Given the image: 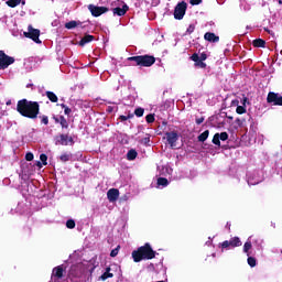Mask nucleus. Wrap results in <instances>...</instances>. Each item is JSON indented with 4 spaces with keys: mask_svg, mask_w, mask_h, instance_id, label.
<instances>
[{
    "mask_svg": "<svg viewBox=\"0 0 282 282\" xmlns=\"http://www.w3.org/2000/svg\"><path fill=\"white\" fill-rule=\"evenodd\" d=\"M228 120H232V117L231 116H227Z\"/></svg>",
    "mask_w": 282,
    "mask_h": 282,
    "instance_id": "5fc2aeb1",
    "label": "nucleus"
},
{
    "mask_svg": "<svg viewBox=\"0 0 282 282\" xmlns=\"http://www.w3.org/2000/svg\"><path fill=\"white\" fill-rule=\"evenodd\" d=\"M191 61L194 62V67H198L199 69H206L207 65L199 58V54L194 53L191 56Z\"/></svg>",
    "mask_w": 282,
    "mask_h": 282,
    "instance_id": "1a4fd4ad",
    "label": "nucleus"
},
{
    "mask_svg": "<svg viewBox=\"0 0 282 282\" xmlns=\"http://www.w3.org/2000/svg\"><path fill=\"white\" fill-rule=\"evenodd\" d=\"M65 270L63 269V265H57L53 269L52 276L55 279H62Z\"/></svg>",
    "mask_w": 282,
    "mask_h": 282,
    "instance_id": "2eb2a0df",
    "label": "nucleus"
},
{
    "mask_svg": "<svg viewBox=\"0 0 282 282\" xmlns=\"http://www.w3.org/2000/svg\"><path fill=\"white\" fill-rule=\"evenodd\" d=\"M248 265H250V268H254L257 265V259L254 257H249L247 259Z\"/></svg>",
    "mask_w": 282,
    "mask_h": 282,
    "instance_id": "473e14b6",
    "label": "nucleus"
},
{
    "mask_svg": "<svg viewBox=\"0 0 282 282\" xmlns=\"http://www.w3.org/2000/svg\"><path fill=\"white\" fill-rule=\"evenodd\" d=\"M219 139L223 141V142H226V140H228V132H221L219 134Z\"/></svg>",
    "mask_w": 282,
    "mask_h": 282,
    "instance_id": "37998d69",
    "label": "nucleus"
},
{
    "mask_svg": "<svg viewBox=\"0 0 282 282\" xmlns=\"http://www.w3.org/2000/svg\"><path fill=\"white\" fill-rule=\"evenodd\" d=\"M267 102L276 107H282V96L279 93L270 91L267 96Z\"/></svg>",
    "mask_w": 282,
    "mask_h": 282,
    "instance_id": "0eeeda50",
    "label": "nucleus"
},
{
    "mask_svg": "<svg viewBox=\"0 0 282 282\" xmlns=\"http://www.w3.org/2000/svg\"><path fill=\"white\" fill-rule=\"evenodd\" d=\"M78 270H79L78 265H73L69 271V276H75V278L80 276V273H78Z\"/></svg>",
    "mask_w": 282,
    "mask_h": 282,
    "instance_id": "a878e982",
    "label": "nucleus"
},
{
    "mask_svg": "<svg viewBox=\"0 0 282 282\" xmlns=\"http://www.w3.org/2000/svg\"><path fill=\"white\" fill-rule=\"evenodd\" d=\"M101 281H107V279H113V273H111V268H107L106 272L99 278Z\"/></svg>",
    "mask_w": 282,
    "mask_h": 282,
    "instance_id": "f3484780",
    "label": "nucleus"
},
{
    "mask_svg": "<svg viewBox=\"0 0 282 282\" xmlns=\"http://www.w3.org/2000/svg\"><path fill=\"white\" fill-rule=\"evenodd\" d=\"M61 162H69L72 160V154L64 153L59 156Z\"/></svg>",
    "mask_w": 282,
    "mask_h": 282,
    "instance_id": "f704fd0d",
    "label": "nucleus"
},
{
    "mask_svg": "<svg viewBox=\"0 0 282 282\" xmlns=\"http://www.w3.org/2000/svg\"><path fill=\"white\" fill-rule=\"evenodd\" d=\"M88 10H89L90 14H93L96 18L101 17V14H105V13L109 12V8H107V7H96L94 4H89Z\"/></svg>",
    "mask_w": 282,
    "mask_h": 282,
    "instance_id": "6e6552de",
    "label": "nucleus"
},
{
    "mask_svg": "<svg viewBox=\"0 0 282 282\" xmlns=\"http://www.w3.org/2000/svg\"><path fill=\"white\" fill-rule=\"evenodd\" d=\"M204 120H206V118L198 117V118H196L195 122H196V124H202L204 122Z\"/></svg>",
    "mask_w": 282,
    "mask_h": 282,
    "instance_id": "de8ad7c7",
    "label": "nucleus"
},
{
    "mask_svg": "<svg viewBox=\"0 0 282 282\" xmlns=\"http://www.w3.org/2000/svg\"><path fill=\"white\" fill-rule=\"evenodd\" d=\"M134 116H137V118H142V116H144V108L139 107L134 110Z\"/></svg>",
    "mask_w": 282,
    "mask_h": 282,
    "instance_id": "2f4dec72",
    "label": "nucleus"
},
{
    "mask_svg": "<svg viewBox=\"0 0 282 282\" xmlns=\"http://www.w3.org/2000/svg\"><path fill=\"white\" fill-rule=\"evenodd\" d=\"M40 120H41V124H50V117H47L46 115H41L39 116Z\"/></svg>",
    "mask_w": 282,
    "mask_h": 282,
    "instance_id": "c756f323",
    "label": "nucleus"
},
{
    "mask_svg": "<svg viewBox=\"0 0 282 282\" xmlns=\"http://www.w3.org/2000/svg\"><path fill=\"white\" fill-rule=\"evenodd\" d=\"M20 3H22V6H25V1H23V0Z\"/></svg>",
    "mask_w": 282,
    "mask_h": 282,
    "instance_id": "4d7b16f0",
    "label": "nucleus"
},
{
    "mask_svg": "<svg viewBox=\"0 0 282 282\" xmlns=\"http://www.w3.org/2000/svg\"><path fill=\"white\" fill-rule=\"evenodd\" d=\"M204 39H205V41H208L209 43H219V36L213 32L205 33Z\"/></svg>",
    "mask_w": 282,
    "mask_h": 282,
    "instance_id": "4468645a",
    "label": "nucleus"
},
{
    "mask_svg": "<svg viewBox=\"0 0 282 282\" xmlns=\"http://www.w3.org/2000/svg\"><path fill=\"white\" fill-rule=\"evenodd\" d=\"M149 142H151V138L145 137L141 140V144H144L145 147L149 145Z\"/></svg>",
    "mask_w": 282,
    "mask_h": 282,
    "instance_id": "49530a36",
    "label": "nucleus"
},
{
    "mask_svg": "<svg viewBox=\"0 0 282 282\" xmlns=\"http://www.w3.org/2000/svg\"><path fill=\"white\" fill-rule=\"evenodd\" d=\"M78 25H82V22L74 21V20L65 23L66 30H74V28H78Z\"/></svg>",
    "mask_w": 282,
    "mask_h": 282,
    "instance_id": "6ab92c4d",
    "label": "nucleus"
},
{
    "mask_svg": "<svg viewBox=\"0 0 282 282\" xmlns=\"http://www.w3.org/2000/svg\"><path fill=\"white\" fill-rule=\"evenodd\" d=\"M145 121L148 122V124H152V122H155V115L150 113L145 117Z\"/></svg>",
    "mask_w": 282,
    "mask_h": 282,
    "instance_id": "c9c22d12",
    "label": "nucleus"
},
{
    "mask_svg": "<svg viewBox=\"0 0 282 282\" xmlns=\"http://www.w3.org/2000/svg\"><path fill=\"white\" fill-rule=\"evenodd\" d=\"M22 0H8L7 1V6H9V8H17V6H20Z\"/></svg>",
    "mask_w": 282,
    "mask_h": 282,
    "instance_id": "cd10ccee",
    "label": "nucleus"
},
{
    "mask_svg": "<svg viewBox=\"0 0 282 282\" xmlns=\"http://www.w3.org/2000/svg\"><path fill=\"white\" fill-rule=\"evenodd\" d=\"M28 32H24V36L25 39H31V41H33L34 43H37V45H41V39H39V36H41V30L39 29H33L32 24H30L28 26Z\"/></svg>",
    "mask_w": 282,
    "mask_h": 282,
    "instance_id": "39448f33",
    "label": "nucleus"
},
{
    "mask_svg": "<svg viewBox=\"0 0 282 282\" xmlns=\"http://www.w3.org/2000/svg\"><path fill=\"white\" fill-rule=\"evenodd\" d=\"M37 166H42V163H41V161H37Z\"/></svg>",
    "mask_w": 282,
    "mask_h": 282,
    "instance_id": "864d4df0",
    "label": "nucleus"
},
{
    "mask_svg": "<svg viewBox=\"0 0 282 282\" xmlns=\"http://www.w3.org/2000/svg\"><path fill=\"white\" fill-rule=\"evenodd\" d=\"M278 3H279L280 6H282V0H279Z\"/></svg>",
    "mask_w": 282,
    "mask_h": 282,
    "instance_id": "6e6d98bb",
    "label": "nucleus"
},
{
    "mask_svg": "<svg viewBox=\"0 0 282 282\" xmlns=\"http://www.w3.org/2000/svg\"><path fill=\"white\" fill-rule=\"evenodd\" d=\"M59 107H62V109H64L65 116H69L72 113V109L69 107H67V105L59 104Z\"/></svg>",
    "mask_w": 282,
    "mask_h": 282,
    "instance_id": "72a5a7b5",
    "label": "nucleus"
},
{
    "mask_svg": "<svg viewBox=\"0 0 282 282\" xmlns=\"http://www.w3.org/2000/svg\"><path fill=\"white\" fill-rule=\"evenodd\" d=\"M66 228H68L69 230H74V228H76V221H74V219H68L66 221Z\"/></svg>",
    "mask_w": 282,
    "mask_h": 282,
    "instance_id": "7c9ffc66",
    "label": "nucleus"
},
{
    "mask_svg": "<svg viewBox=\"0 0 282 282\" xmlns=\"http://www.w3.org/2000/svg\"><path fill=\"white\" fill-rule=\"evenodd\" d=\"M6 105H7V107H10V105H12V100H8L7 102H6Z\"/></svg>",
    "mask_w": 282,
    "mask_h": 282,
    "instance_id": "603ef678",
    "label": "nucleus"
},
{
    "mask_svg": "<svg viewBox=\"0 0 282 282\" xmlns=\"http://www.w3.org/2000/svg\"><path fill=\"white\" fill-rule=\"evenodd\" d=\"M129 12V6L123 4L122 8L117 7L112 9V13L117 17H124Z\"/></svg>",
    "mask_w": 282,
    "mask_h": 282,
    "instance_id": "ddd939ff",
    "label": "nucleus"
},
{
    "mask_svg": "<svg viewBox=\"0 0 282 282\" xmlns=\"http://www.w3.org/2000/svg\"><path fill=\"white\" fill-rule=\"evenodd\" d=\"M212 142L216 147H221V140L219 139V133L214 134Z\"/></svg>",
    "mask_w": 282,
    "mask_h": 282,
    "instance_id": "c85d7f7f",
    "label": "nucleus"
},
{
    "mask_svg": "<svg viewBox=\"0 0 282 282\" xmlns=\"http://www.w3.org/2000/svg\"><path fill=\"white\" fill-rule=\"evenodd\" d=\"M230 248V240H225L223 243H221V249H228Z\"/></svg>",
    "mask_w": 282,
    "mask_h": 282,
    "instance_id": "c03bdc74",
    "label": "nucleus"
},
{
    "mask_svg": "<svg viewBox=\"0 0 282 282\" xmlns=\"http://www.w3.org/2000/svg\"><path fill=\"white\" fill-rule=\"evenodd\" d=\"M130 118H133V115H128V116L121 115V116L119 117V120H120L121 122H126V120H130Z\"/></svg>",
    "mask_w": 282,
    "mask_h": 282,
    "instance_id": "58836bf2",
    "label": "nucleus"
},
{
    "mask_svg": "<svg viewBox=\"0 0 282 282\" xmlns=\"http://www.w3.org/2000/svg\"><path fill=\"white\" fill-rule=\"evenodd\" d=\"M250 250H252V242L247 241L243 245V252L247 254V257H250Z\"/></svg>",
    "mask_w": 282,
    "mask_h": 282,
    "instance_id": "393cba45",
    "label": "nucleus"
},
{
    "mask_svg": "<svg viewBox=\"0 0 282 282\" xmlns=\"http://www.w3.org/2000/svg\"><path fill=\"white\" fill-rule=\"evenodd\" d=\"M158 186L166 187L169 185V178L166 177H159L156 181Z\"/></svg>",
    "mask_w": 282,
    "mask_h": 282,
    "instance_id": "bb28decb",
    "label": "nucleus"
},
{
    "mask_svg": "<svg viewBox=\"0 0 282 282\" xmlns=\"http://www.w3.org/2000/svg\"><path fill=\"white\" fill-rule=\"evenodd\" d=\"M230 248H239L241 246V239L239 237H234L229 240Z\"/></svg>",
    "mask_w": 282,
    "mask_h": 282,
    "instance_id": "a211bd4d",
    "label": "nucleus"
},
{
    "mask_svg": "<svg viewBox=\"0 0 282 282\" xmlns=\"http://www.w3.org/2000/svg\"><path fill=\"white\" fill-rule=\"evenodd\" d=\"M40 160H41L43 166H47V154H41Z\"/></svg>",
    "mask_w": 282,
    "mask_h": 282,
    "instance_id": "4c0bfd02",
    "label": "nucleus"
},
{
    "mask_svg": "<svg viewBox=\"0 0 282 282\" xmlns=\"http://www.w3.org/2000/svg\"><path fill=\"white\" fill-rule=\"evenodd\" d=\"M198 58L204 62L206 61V58H208V55L206 53H202L200 55H198Z\"/></svg>",
    "mask_w": 282,
    "mask_h": 282,
    "instance_id": "8fccbe9b",
    "label": "nucleus"
},
{
    "mask_svg": "<svg viewBox=\"0 0 282 282\" xmlns=\"http://www.w3.org/2000/svg\"><path fill=\"white\" fill-rule=\"evenodd\" d=\"M25 160L26 162H32V160H34V154L32 152H28L25 154Z\"/></svg>",
    "mask_w": 282,
    "mask_h": 282,
    "instance_id": "79ce46f5",
    "label": "nucleus"
},
{
    "mask_svg": "<svg viewBox=\"0 0 282 282\" xmlns=\"http://www.w3.org/2000/svg\"><path fill=\"white\" fill-rule=\"evenodd\" d=\"M166 140H167V144H170V147H175V143L177 142V140L180 139V135L177 134V132L172 131V132H166Z\"/></svg>",
    "mask_w": 282,
    "mask_h": 282,
    "instance_id": "9b49d317",
    "label": "nucleus"
},
{
    "mask_svg": "<svg viewBox=\"0 0 282 282\" xmlns=\"http://www.w3.org/2000/svg\"><path fill=\"white\" fill-rule=\"evenodd\" d=\"M191 6H199L202 3V0H189Z\"/></svg>",
    "mask_w": 282,
    "mask_h": 282,
    "instance_id": "09e8293b",
    "label": "nucleus"
},
{
    "mask_svg": "<svg viewBox=\"0 0 282 282\" xmlns=\"http://www.w3.org/2000/svg\"><path fill=\"white\" fill-rule=\"evenodd\" d=\"M235 122L238 124V127H243V122H246V119H239V118H237L236 120H235Z\"/></svg>",
    "mask_w": 282,
    "mask_h": 282,
    "instance_id": "a18cd8bd",
    "label": "nucleus"
},
{
    "mask_svg": "<svg viewBox=\"0 0 282 282\" xmlns=\"http://www.w3.org/2000/svg\"><path fill=\"white\" fill-rule=\"evenodd\" d=\"M107 197L110 203L118 202V197H120V191L118 188H110L107 192Z\"/></svg>",
    "mask_w": 282,
    "mask_h": 282,
    "instance_id": "f8f14e48",
    "label": "nucleus"
},
{
    "mask_svg": "<svg viewBox=\"0 0 282 282\" xmlns=\"http://www.w3.org/2000/svg\"><path fill=\"white\" fill-rule=\"evenodd\" d=\"M236 113H239V116L246 113V106H238L236 108Z\"/></svg>",
    "mask_w": 282,
    "mask_h": 282,
    "instance_id": "e433bc0d",
    "label": "nucleus"
},
{
    "mask_svg": "<svg viewBox=\"0 0 282 282\" xmlns=\"http://www.w3.org/2000/svg\"><path fill=\"white\" fill-rule=\"evenodd\" d=\"M59 124L62 129H69V122L65 118V116H59Z\"/></svg>",
    "mask_w": 282,
    "mask_h": 282,
    "instance_id": "b1692460",
    "label": "nucleus"
},
{
    "mask_svg": "<svg viewBox=\"0 0 282 282\" xmlns=\"http://www.w3.org/2000/svg\"><path fill=\"white\" fill-rule=\"evenodd\" d=\"M186 10H188V3L186 1L178 2L174 8V19L182 21L186 15Z\"/></svg>",
    "mask_w": 282,
    "mask_h": 282,
    "instance_id": "20e7f679",
    "label": "nucleus"
},
{
    "mask_svg": "<svg viewBox=\"0 0 282 282\" xmlns=\"http://www.w3.org/2000/svg\"><path fill=\"white\" fill-rule=\"evenodd\" d=\"M118 252H120V246L111 250L110 257H118Z\"/></svg>",
    "mask_w": 282,
    "mask_h": 282,
    "instance_id": "ea45409f",
    "label": "nucleus"
},
{
    "mask_svg": "<svg viewBox=\"0 0 282 282\" xmlns=\"http://www.w3.org/2000/svg\"><path fill=\"white\" fill-rule=\"evenodd\" d=\"M130 63H134L137 67H152L155 65V56L153 55H137L128 57Z\"/></svg>",
    "mask_w": 282,
    "mask_h": 282,
    "instance_id": "7ed1b4c3",
    "label": "nucleus"
},
{
    "mask_svg": "<svg viewBox=\"0 0 282 282\" xmlns=\"http://www.w3.org/2000/svg\"><path fill=\"white\" fill-rule=\"evenodd\" d=\"M17 111L23 118L36 120V118H39V115L41 113V105L39 104V101L20 99L17 104Z\"/></svg>",
    "mask_w": 282,
    "mask_h": 282,
    "instance_id": "f257e3e1",
    "label": "nucleus"
},
{
    "mask_svg": "<svg viewBox=\"0 0 282 282\" xmlns=\"http://www.w3.org/2000/svg\"><path fill=\"white\" fill-rule=\"evenodd\" d=\"M246 100H248V98H245V102H246Z\"/></svg>",
    "mask_w": 282,
    "mask_h": 282,
    "instance_id": "13d9d810",
    "label": "nucleus"
},
{
    "mask_svg": "<svg viewBox=\"0 0 282 282\" xmlns=\"http://www.w3.org/2000/svg\"><path fill=\"white\" fill-rule=\"evenodd\" d=\"M135 158H138V151L131 149L128 151L127 153V160H129V162H133V160H135Z\"/></svg>",
    "mask_w": 282,
    "mask_h": 282,
    "instance_id": "aec40b11",
    "label": "nucleus"
},
{
    "mask_svg": "<svg viewBox=\"0 0 282 282\" xmlns=\"http://www.w3.org/2000/svg\"><path fill=\"white\" fill-rule=\"evenodd\" d=\"M59 139L57 140V143L62 147H67V144H74V138L69 137V134H59Z\"/></svg>",
    "mask_w": 282,
    "mask_h": 282,
    "instance_id": "9d476101",
    "label": "nucleus"
},
{
    "mask_svg": "<svg viewBox=\"0 0 282 282\" xmlns=\"http://www.w3.org/2000/svg\"><path fill=\"white\" fill-rule=\"evenodd\" d=\"M281 253H282V250H281Z\"/></svg>",
    "mask_w": 282,
    "mask_h": 282,
    "instance_id": "bf43d9fd",
    "label": "nucleus"
},
{
    "mask_svg": "<svg viewBox=\"0 0 282 282\" xmlns=\"http://www.w3.org/2000/svg\"><path fill=\"white\" fill-rule=\"evenodd\" d=\"M14 57L6 54V52L0 51V69H8L10 65H13Z\"/></svg>",
    "mask_w": 282,
    "mask_h": 282,
    "instance_id": "423d86ee",
    "label": "nucleus"
},
{
    "mask_svg": "<svg viewBox=\"0 0 282 282\" xmlns=\"http://www.w3.org/2000/svg\"><path fill=\"white\" fill-rule=\"evenodd\" d=\"M253 47H265V41L263 39H256L252 42Z\"/></svg>",
    "mask_w": 282,
    "mask_h": 282,
    "instance_id": "5701e85b",
    "label": "nucleus"
},
{
    "mask_svg": "<svg viewBox=\"0 0 282 282\" xmlns=\"http://www.w3.org/2000/svg\"><path fill=\"white\" fill-rule=\"evenodd\" d=\"M96 37L94 35H89L86 34L82 37V40L79 41V45L80 47H85V45H87V43H91V41H94Z\"/></svg>",
    "mask_w": 282,
    "mask_h": 282,
    "instance_id": "dca6fc26",
    "label": "nucleus"
},
{
    "mask_svg": "<svg viewBox=\"0 0 282 282\" xmlns=\"http://www.w3.org/2000/svg\"><path fill=\"white\" fill-rule=\"evenodd\" d=\"M156 252L153 250L151 245L147 242L144 246L139 247L137 250L132 251V259L134 263H140V261L155 259Z\"/></svg>",
    "mask_w": 282,
    "mask_h": 282,
    "instance_id": "f03ea898",
    "label": "nucleus"
},
{
    "mask_svg": "<svg viewBox=\"0 0 282 282\" xmlns=\"http://www.w3.org/2000/svg\"><path fill=\"white\" fill-rule=\"evenodd\" d=\"M195 32V24H189L185 34H193Z\"/></svg>",
    "mask_w": 282,
    "mask_h": 282,
    "instance_id": "a19ab883",
    "label": "nucleus"
},
{
    "mask_svg": "<svg viewBox=\"0 0 282 282\" xmlns=\"http://www.w3.org/2000/svg\"><path fill=\"white\" fill-rule=\"evenodd\" d=\"M208 135H210L209 130H205L203 133H200L197 138L198 142H206L208 140Z\"/></svg>",
    "mask_w": 282,
    "mask_h": 282,
    "instance_id": "412c9836",
    "label": "nucleus"
},
{
    "mask_svg": "<svg viewBox=\"0 0 282 282\" xmlns=\"http://www.w3.org/2000/svg\"><path fill=\"white\" fill-rule=\"evenodd\" d=\"M53 120H55L56 124H59V123H61V117L54 116V117H53Z\"/></svg>",
    "mask_w": 282,
    "mask_h": 282,
    "instance_id": "3c124183",
    "label": "nucleus"
},
{
    "mask_svg": "<svg viewBox=\"0 0 282 282\" xmlns=\"http://www.w3.org/2000/svg\"><path fill=\"white\" fill-rule=\"evenodd\" d=\"M46 98H48V100H51V102H58V96H56V94H54V91H46Z\"/></svg>",
    "mask_w": 282,
    "mask_h": 282,
    "instance_id": "4be33fe9",
    "label": "nucleus"
}]
</instances>
